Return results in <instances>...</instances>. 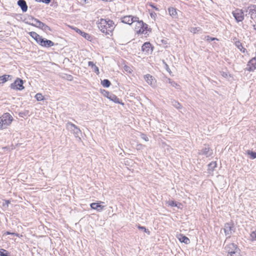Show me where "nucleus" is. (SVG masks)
<instances>
[{"label":"nucleus","mask_w":256,"mask_h":256,"mask_svg":"<svg viewBox=\"0 0 256 256\" xmlns=\"http://www.w3.org/2000/svg\"><path fill=\"white\" fill-rule=\"evenodd\" d=\"M110 100L114 102L116 104H119L122 105H124V103H123L122 100H120L115 94H112L110 95V97L108 98Z\"/></svg>","instance_id":"nucleus-19"},{"label":"nucleus","mask_w":256,"mask_h":256,"mask_svg":"<svg viewBox=\"0 0 256 256\" xmlns=\"http://www.w3.org/2000/svg\"><path fill=\"white\" fill-rule=\"evenodd\" d=\"M29 34L36 41V42L38 44V42H39V40H40L42 37V36H40L36 32H30Z\"/></svg>","instance_id":"nucleus-25"},{"label":"nucleus","mask_w":256,"mask_h":256,"mask_svg":"<svg viewBox=\"0 0 256 256\" xmlns=\"http://www.w3.org/2000/svg\"><path fill=\"white\" fill-rule=\"evenodd\" d=\"M198 154L204 155L206 158L210 157L212 155V150L208 146H205L204 148L200 150L198 152Z\"/></svg>","instance_id":"nucleus-8"},{"label":"nucleus","mask_w":256,"mask_h":256,"mask_svg":"<svg viewBox=\"0 0 256 256\" xmlns=\"http://www.w3.org/2000/svg\"><path fill=\"white\" fill-rule=\"evenodd\" d=\"M154 15H156V14L155 12H154V13H151V14H150V16H154Z\"/></svg>","instance_id":"nucleus-52"},{"label":"nucleus","mask_w":256,"mask_h":256,"mask_svg":"<svg viewBox=\"0 0 256 256\" xmlns=\"http://www.w3.org/2000/svg\"><path fill=\"white\" fill-rule=\"evenodd\" d=\"M100 203H104V202H92L90 204V206L92 209L96 210L98 212H102L104 208V206L101 205Z\"/></svg>","instance_id":"nucleus-16"},{"label":"nucleus","mask_w":256,"mask_h":256,"mask_svg":"<svg viewBox=\"0 0 256 256\" xmlns=\"http://www.w3.org/2000/svg\"><path fill=\"white\" fill-rule=\"evenodd\" d=\"M78 34H80L86 40H91V36L88 33H86L82 30H81L80 29L74 28H73Z\"/></svg>","instance_id":"nucleus-17"},{"label":"nucleus","mask_w":256,"mask_h":256,"mask_svg":"<svg viewBox=\"0 0 256 256\" xmlns=\"http://www.w3.org/2000/svg\"><path fill=\"white\" fill-rule=\"evenodd\" d=\"M247 154L250 156L252 159H254L256 158V152L248 150L247 151Z\"/></svg>","instance_id":"nucleus-33"},{"label":"nucleus","mask_w":256,"mask_h":256,"mask_svg":"<svg viewBox=\"0 0 256 256\" xmlns=\"http://www.w3.org/2000/svg\"><path fill=\"white\" fill-rule=\"evenodd\" d=\"M0 256H8V252L4 249H0Z\"/></svg>","instance_id":"nucleus-37"},{"label":"nucleus","mask_w":256,"mask_h":256,"mask_svg":"<svg viewBox=\"0 0 256 256\" xmlns=\"http://www.w3.org/2000/svg\"><path fill=\"white\" fill-rule=\"evenodd\" d=\"M136 22L135 28L136 31L140 28L141 26H144V22L142 20H139L138 19Z\"/></svg>","instance_id":"nucleus-32"},{"label":"nucleus","mask_w":256,"mask_h":256,"mask_svg":"<svg viewBox=\"0 0 256 256\" xmlns=\"http://www.w3.org/2000/svg\"><path fill=\"white\" fill-rule=\"evenodd\" d=\"M144 78L146 82L152 88H156V80L154 76L150 74H147L144 75Z\"/></svg>","instance_id":"nucleus-10"},{"label":"nucleus","mask_w":256,"mask_h":256,"mask_svg":"<svg viewBox=\"0 0 256 256\" xmlns=\"http://www.w3.org/2000/svg\"><path fill=\"white\" fill-rule=\"evenodd\" d=\"M253 26H254V30H256V25H254Z\"/></svg>","instance_id":"nucleus-54"},{"label":"nucleus","mask_w":256,"mask_h":256,"mask_svg":"<svg viewBox=\"0 0 256 256\" xmlns=\"http://www.w3.org/2000/svg\"><path fill=\"white\" fill-rule=\"evenodd\" d=\"M224 230L226 239H228L231 237L232 234L235 232L236 228L232 222H226L224 225Z\"/></svg>","instance_id":"nucleus-3"},{"label":"nucleus","mask_w":256,"mask_h":256,"mask_svg":"<svg viewBox=\"0 0 256 256\" xmlns=\"http://www.w3.org/2000/svg\"><path fill=\"white\" fill-rule=\"evenodd\" d=\"M250 237L251 241L253 242L256 240V230L253 231L251 232Z\"/></svg>","instance_id":"nucleus-36"},{"label":"nucleus","mask_w":256,"mask_h":256,"mask_svg":"<svg viewBox=\"0 0 256 256\" xmlns=\"http://www.w3.org/2000/svg\"><path fill=\"white\" fill-rule=\"evenodd\" d=\"M51 0H36L37 2H42L46 4L50 3Z\"/></svg>","instance_id":"nucleus-46"},{"label":"nucleus","mask_w":256,"mask_h":256,"mask_svg":"<svg viewBox=\"0 0 256 256\" xmlns=\"http://www.w3.org/2000/svg\"><path fill=\"white\" fill-rule=\"evenodd\" d=\"M4 234L6 235H12V236H18V234H16V233H14V232H6L4 233Z\"/></svg>","instance_id":"nucleus-47"},{"label":"nucleus","mask_w":256,"mask_h":256,"mask_svg":"<svg viewBox=\"0 0 256 256\" xmlns=\"http://www.w3.org/2000/svg\"><path fill=\"white\" fill-rule=\"evenodd\" d=\"M22 114H24V113H23V112H20V114H19V116H21V117H22V116H22Z\"/></svg>","instance_id":"nucleus-53"},{"label":"nucleus","mask_w":256,"mask_h":256,"mask_svg":"<svg viewBox=\"0 0 256 256\" xmlns=\"http://www.w3.org/2000/svg\"><path fill=\"white\" fill-rule=\"evenodd\" d=\"M140 138L146 142H148L149 140L148 138V137L146 134H144L141 133L140 134Z\"/></svg>","instance_id":"nucleus-40"},{"label":"nucleus","mask_w":256,"mask_h":256,"mask_svg":"<svg viewBox=\"0 0 256 256\" xmlns=\"http://www.w3.org/2000/svg\"><path fill=\"white\" fill-rule=\"evenodd\" d=\"M98 28L102 32L110 34L114 28V22L109 19L101 18L100 22L98 24Z\"/></svg>","instance_id":"nucleus-1"},{"label":"nucleus","mask_w":256,"mask_h":256,"mask_svg":"<svg viewBox=\"0 0 256 256\" xmlns=\"http://www.w3.org/2000/svg\"><path fill=\"white\" fill-rule=\"evenodd\" d=\"M2 118H1V116H0V130L4 129V126H3V125L2 124Z\"/></svg>","instance_id":"nucleus-49"},{"label":"nucleus","mask_w":256,"mask_h":256,"mask_svg":"<svg viewBox=\"0 0 256 256\" xmlns=\"http://www.w3.org/2000/svg\"><path fill=\"white\" fill-rule=\"evenodd\" d=\"M66 128L71 132H72L76 137H79L81 134V130L76 125L71 122H68L66 124Z\"/></svg>","instance_id":"nucleus-6"},{"label":"nucleus","mask_w":256,"mask_h":256,"mask_svg":"<svg viewBox=\"0 0 256 256\" xmlns=\"http://www.w3.org/2000/svg\"><path fill=\"white\" fill-rule=\"evenodd\" d=\"M27 20H32V21H34V20H37V18H34V16H28Z\"/></svg>","instance_id":"nucleus-48"},{"label":"nucleus","mask_w":256,"mask_h":256,"mask_svg":"<svg viewBox=\"0 0 256 256\" xmlns=\"http://www.w3.org/2000/svg\"><path fill=\"white\" fill-rule=\"evenodd\" d=\"M240 249H238L236 250L232 254H230L229 256H242L240 254Z\"/></svg>","instance_id":"nucleus-38"},{"label":"nucleus","mask_w":256,"mask_h":256,"mask_svg":"<svg viewBox=\"0 0 256 256\" xmlns=\"http://www.w3.org/2000/svg\"><path fill=\"white\" fill-rule=\"evenodd\" d=\"M226 76H227V74L224 72L223 74H222V76L224 77H226Z\"/></svg>","instance_id":"nucleus-50"},{"label":"nucleus","mask_w":256,"mask_h":256,"mask_svg":"<svg viewBox=\"0 0 256 256\" xmlns=\"http://www.w3.org/2000/svg\"><path fill=\"white\" fill-rule=\"evenodd\" d=\"M256 69V57L252 58L248 61L246 70L249 72L254 71Z\"/></svg>","instance_id":"nucleus-14"},{"label":"nucleus","mask_w":256,"mask_h":256,"mask_svg":"<svg viewBox=\"0 0 256 256\" xmlns=\"http://www.w3.org/2000/svg\"><path fill=\"white\" fill-rule=\"evenodd\" d=\"M101 84L104 88H108L111 84L110 82L108 79H104L102 80Z\"/></svg>","instance_id":"nucleus-31"},{"label":"nucleus","mask_w":256,"mask_h":256,"mask_svg":"<svg viewBox=\"0 0 256 256\" xmlns=\"http://www.w3.org/2000/svg\"><path fill=\"white\" fill-rule=\"evenodd\" d=\"M235 46L242 53H245L247 52L246 50L243 47L242 44L240 41L237 40L235 42Z\"/></svg>","instance_id":"nucleus-24"},{"label":"nucleus","mask_w":256,"mask_h":256,"mask_svg":"<svg viewBox=\"0 0 256 256\" xmlns=\"http://www.w3.org/2000/svg\"><path fill=\"white\" fill-rule=\"evenodd\" d=\"M150 29L148 28V25L144 23V26H141L140 28L136 30V32L138 34H144V31L150 30Z\"/></svg>","instance_id":"nucleus-29"},{"label":"nucleus","mask_w":256,"mask_h":256,"mask_svg":"<svg viewBox=\"0 0 256 256\" xmlns=\"http://www.w3.org/2000/svg\"><path fill=\"white\" fill-rule=\"evenodd\" d=\"M239 249L238 246L234 243H230L226 244L224 247V250L228 253L227 256H229L230 254H233L236 250Z\"/></svg>","instance_id":"nucleus-9"},{"label":"nucleus","mask_w":256,"mask_h":256,"mask_svg":"<svg viewBox=\"0 0 256 256\" xmlns=\"http://www.w3.org/2000/svg\"><path fill=\"white\" fill-rule=\"evenodd\" d=\"M91 1L92 0H80V2L82 5H84L86 4H90Z\"/></svg>","instance_id":"nucleus-43"},{"label":"nucleus","mask_w":256,"mask_h":256,"mask_svg":"<svg viewBox=\"0 0 256 256\" xmlns=\"http://www.w3.org/2000/svg\"><path fill=\"white\" fill-rule=\"evenodd\" d=\"M12 76L10 74H4L0 76V84H4L7 82L9 79L12 80Z\"/></svg>","instance_id":"nucleus-21"},{"label":"nucleus","mask_w":256,"mask_h":256,"mask_svg":"<svg viewBox=\"0 0 256 256\" xmlns=\"http://www.w3.org/2000/svg\"><path fill=\"white\" fill-rule=\"evenodd\" d=\"M171 104L176 109L180 110L182 108V106L181 104L177 100L172 99L170 100Z\"/></svg>","instance_id":"nucleus-26"},{"label":"nucleus","mask_w":256,"mask_h":256,"mask_svg":"<svg viewBox=\"0 0 256 256\" xmlns=\"http://www.w3.org/2000/svg\"><path fill=\"white\" fill-rule=\"evenodd\" d=\"M232 14L237 22H242L244 19V13L242 10L236 9L233 11Z\"/></svg>","instance_id":"nucleus-7"},{"label":"nucleus","mask_w":256,"mask_h":256,"mask_svg":"<svg viewBox=\"0 0 256 256\" xmlns=\"http://www.w3.org/2000/svg\"><path fill=\"white\" fill-rule=\"evenodd\" d=\"M138 20V17L134 16L131 15L126 16L121 18V21L122 22L129 25L132 24L133 22Z\"/></svg>","instance_id":"nucleus-11"},{"label":"nucleus","mask_w":256,"mask_h":256,"mask_svg":"<svg viewBox=\"0 0 256 256\" xmlns=\"http://www.w3.org/2000/svg\"><path fill=\"white\" fill-rule=\"evenodd\" d=\"M200 30V28H191L190 32L194 34H196Z\"/></svg>","instance_id":"nucleus-44"},{"label":"nucleus","mask_w":256,"mask_h":256,"mask_svg":"<svg viewBox=\"0 0 256 256\" xmlns=\"http://www.w3.org/2000/svg\"><path fill=\"white\" fill-rule=\"evenodd\" d=\"M248 14L250 18L254 20H256V5L252 4L248 7Z\"/></svg>","instance_id":"nucleus-15"},{"label":"nucleus","mask_w":256,"mask_h":256,"mask_svg":"<svg viewBox=\"0 0 256 256\" xmlns=\"http://www.w3.org/2000/svg\"><path fill=\"white\" fill-rule=\"evenodd\" d=\"M148 5H149L150 7H152V8H154L156 10V11H159L160 10V9L157 8L154 4L152 3V2H149L148 4Z\"/></svg>","instance_id":"nucleus-41"},{"label":"nucleus","mask_w":256,"mask_h":256,"mask_svg":"<svg viewBox=\"0 0 256 256\" xmlns=\"http://www.w3.org/2000/svg\"><path fill=\"white\" fill-rule=\"evenodd\" d=\"M217 164L216 162H212L208 164V170L210 172H213Z\"/></svg>","instance_id":"nucleus-30"},{"label":"nucleus","mask_w":256,"mask_h":256,"mask_svg":"<svg viewBox=\"0 0 256 256\" xmlns=\"http://www.w3.org/2000/svg\"><path fill=\"white\" fill-rule=\"evenodd\" d=\"M9 203L10 202L8 200H6V204L7 206H8Z\"/></svg>","instance_id":"nucleus-51"},{"label":"nucleus","mask_w":256,"mask_h":256,"mask_svg":"<svg viewBox=\"0 0 256 256\" xmlns=\"http://www.w3.org/2000/svg\"><path fill=\"white\" fill-rule=\"evenodd\" d=\"M178 238L180 242H184L185 244H188L190 243V239L182 234H180L178 236Z\"/></svg>","instance_id":"nucleus-20"},{"label":"nucleus","mask_w":256,"mask_h":256,"mask_svg":"<svg viewBox=\"0 0 256 256\" xmlns=\"http://www.w3.org/2000/svg\"><path fill=\"white\" fill-rule=\"evenodd\" d=\"M25 23L29 25H31L32 26L38 28L46 32H47L48 31L52 32V29L50 26H48L44 22H40L38 19L34 20V22H28V20L26 21Z\"/></svg>","instance_id":"nucleus-2"},{"label":"nucleus","mask_w":256,"mask_h":256,"mask_svg":"<svg viewBox=\"0 0 256 256\" xmlns=\"http://www.w3.org/2000/svg\"><path fill=\"white\" fill-rule=\"evenodd\" d=\"M38 44L40 46L45 48H50L54 44V42L52 40L42 38V36L41 37L40 39L39 40Z\"/></svg>","instance_id":"nucleus-12"},{"label":"nucleus","mask_w":256,"mask_h":256,"mask_svg":"<svg viewBox=\"0 0 256 256\" xmlns=\"http://www.w3.org/2000/svg\"><path fill=\"white\" fill-rule=\"evenodd\" d=\"M163 63L164 64V67H165V68L166 70V71L168 72L170 74L172 72H171L168 64L166 62H164V61H163Z\"/></svg>","instance_id":"nucleus-42"},{"label":"nucleus","mask_w":256,"mask_h":256,"mask_svg":"<svg viewBox=\"0 0 256 256\" xmlns=\"http://www.w3.org/2000/svg\"><path fill=\"white\" fill-rule=\"evenodd\" d=\"M168 11L169 14L170 16H172L173 18H178V13L176 11V9L174 8L171 7L168 8Z\"/></svg>","instance_id":"nucleus-22"},{"label":"nucleus","mask_w":256,"mask_h":256,"mask_svg":"<svg viewBox=\"0 0 256 256\" xmlns=\"http://www.w3.org/2000/svg\"><path fill=\"white\" fill-rule=\"evenodd\" d=\"M8 256H9L8 255Z\"/></svg>","instance_id":"nucleus-55"},{"label":"nucleus","mask_w":256,"mask_h":256,"mask_svg":"<svg viewBox=\"0 0 256 256\" xmlns=\"http://www.w3.org/2000/svg\"><path fill=\"white\" fill-rule=\"evenodd\" d=\"M112 93L108 92L106 90H104V95L106 96L108 98L110 97V95Z\"/></svg>","instance_id":"nucleus-45"},{"label":"nucleus","mask_w":256,"mask_h":256,"mask_svg":"<svg viewBox=\"0 0 256 256\" xmlns=\"http://www.w3.org/2000/svg\"><path fill=\"white\" fill-rule=\"evenodd\" d=\"M18 5L21 8L23 12H26L28 10V6L24 0H18Z\"/></svg>","instance_id":"nucleus-18"},{"label":"nucleus","mask_w":256,"mask_h":256,"mask_svg":"<svg viewBox=\"0 0 256 256\" xmlns=\"http://www.w3.org/2000/svg\"><path fill=\"white\" fill-rule=\"evenodd\" d=\"M206 40L209 42H210L211 41L214 40H218V39L216 38H212L208 36H206Z\"/></svg>","instance_id":"nucleus-39"},{"label":"nucleus","mask_w":256,"mask_h":256,"mask_svg":"<svg viewBox=\"0 0 256 256\" xmlns=\"http://www.w3.org/2000/svg\"><path fill=\"white\" fill-rule=\"evenodd\" d=\"M35 98L38 101H41L44 100V97L40 93H38L35 96Z\"/></svg>","instance_id":"nucleus-35"},{"label":"nucleus","mask_w":256,"mask_h":256,"mask_svg":"<svg viewBox=\"0 0 256 256\" xmlns=\"http://www.w3.org/2000/svg\"><path fill=\"white\" fill-rule=\"evenodd\" d=\"M23 84L24 80L20 78H17L13 83L10 84V87L14 90H22L24 88Z\"/></svg>","instance_id":"nucleus-5"},{"label":"nucleus","mask_w":256,"mask_h":256,"mask_svg":"<svg viewBox=\"0 0 256 256\" xmlns=\"http://www.w3.org/2000/svg\"><path fill=\"white\" fill-rule=\"evenodd\" d=\"M88 66H90L92 68V69L93 71L94 72L98 74H99V69L96 66V64L91 61H90L88 62Z\"/></svg>","instance_id":"nucleus-27"},{"label":"nucleus","mask_w":256,"mask_h":256,"mask_svg":"<svg viewBox=\"0 0 256 256\" xmlns=\"http://www.w3.org/2000/svg\"><path fill=\"white\" fill-rule=\"evenodd\" d=\"M167 204L172 207H177L178 208H180V206H182L180 203H178L176 202L174 200H169L167 202Z\"/></svg>","instance_id":"nucleus-28"},{"label":"nucleus","mask_w":256,"mask_h":256,"mask_svg":"<svg viewBox=\"0 0 256 256\" xmlns=\"http://www.w3.org/2000/svg\"><path fill=\"white\" fill-rule=\"evenodd\" d=\"M142 50L146 54H149L153 51V47L150 42H146L142 46Z\"/></svg>","instance_id":"nucleus-13"},{"label":"nucleus","mask_w":256,"mask_h":256,"mask_svg":"<svg viewBox=\"0 0 256 256\" xmlns=\"http://www.w3.org/2000/svg\"><path fill=\"white\" fill-rule=\"evenodd\" d=\"M138 228L140 230H144L146 233L148 234H150V232L148 229H146V227L141 226L140 225L138 224Z\"/></svg>","instance_id":"nucleus-34"},{"label":"nucleus","mask_w":256,"mask_h":256,"mask_svg":"<svg viewBox=\"0 0 256 256\" xmlns=\"http://www.w3.org/2000/svg\"><path fill=\"white\" fill-rule=\"evenodd\" d=\"M165 82L170 84V85L172 86H173L177 89H178L180 88V86L179 84H178L177 83H176L174 81L172 80L170 78H166Z\"/></svg>","instance_id":"nucleus-23"},{"label":"nucleus","mask_w":256,"mask_h":256,"mask_svg":"<svg viewBox=\"0 0 256 256\" xmlns=\"http://www.w3.org/2000/svg\"><path fill=\"white\" fill-rule=\"evenodd\" d=\"M2 120V124L3 125L4 128H6L10 126L13 120L12 116L9 113H4L1 116Z\"/></svg>","instance_id":"nucleus-4"}]
</instances>
